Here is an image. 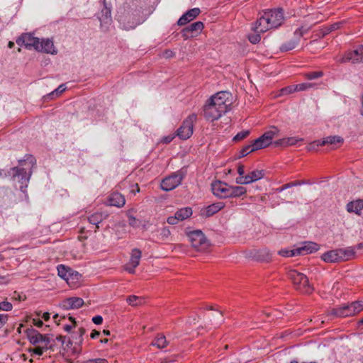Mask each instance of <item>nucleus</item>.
Returning <instances> with one entry per match:
<instances>
[{"mask_svg": "<svg viewBox=\"0 0 363 363\" xmlns=\"http://www.w3.org/2000/svg\"><path fill=\"white\" fill-rule=\"evenodd\" d=\"M279 132V129L273 126L271 130L265 132L259 138L253 140L252 144L255 149L258 150L269 146L272 143L273 138L278 135Z\"/></svg>", "mask_w": 363, "mask_h": 363, "instance_id": "9", "label": "nucleus"}, {"mask_svg": "<svg viewBox=\"0 0 363 363\" xmlns=\"http://www.w3.org/2000/svg\"><path fill=\"white\" fill-rule=\"evenodd\" d=\"M40 43V39L33 36L30 33L22 34L16 40V43L20 46H25L27 49H32L36 50Z\"/></svg>", "mask_w": 363, "mask_h": 363, "instance_id": "13", "label": "nucleus"}, {"mask_svg": "<svg viewBox=\"0 0 363 363\" xmlns=\"http://www.w3.org/2000/svg\"><path fill=\"white\" fill-rule=\"evenodd\" d=\"M347 211L360 216L363 211V200L351 201L347 204Z\"/></svg>", "mask_w": 363, "mask_h": 363, "instance_id": "28", "label": "nucleus"}, {"mask_svg": "<svg viewBox=\"0 0 363 363\" xmlns=\"http://www.w3.org/2000/svg\"><path fill=\"white\" fill-rule=\"evenodd\" d=\"M362 52L359 51V46L354 50L347 51L345 55L340 58L337 61L340 63L352 62L353 64L361 63L359 54Z\"/></svg>", "mask_w": 363, "mask_h": 363, "instance_id": "19", "label": "nucleus"}, {"mask_svg": "<svg viewBox=\"0 0 363 363\" xmlns=\"http://www.w3.org/2000/svg\"><path fill=\"white\" fill-rule=\"evenodd\" d=\"M36 51L51 55H56L57 53V50L55 48L52 40L50 39H43L41 41L40 40Z\"/></svg>", "mask_w": 363, "mask_h": 363, "instance_id": "21", "label": "nucleus"}, {"mask_svg": "<svg viewBox=\"0 0 363 363\" xmlns=\"http://www.w3.org/2000/svg\"><path fill=\"white\" fill-rule=\"evenodd\" d=\"M92 321L96 325L101 324L103 322V318L101 315H96L93 317Z\"/></svg>", "mask_w": 363, "mask_h": 363, "instance_id": "60", "label": "nucleus"}, {"mask_svg": "<svg viewBox=\"0 0 363 363\" xmlns=\"http://www.w3.org/2000/svg\"><path fill=\"white\" fill-rule=\"evenodd\" d=\"M343 143V138L340 136L334 135V136H328L325 138H323L322 140L314 141L311 144V146L316 144L317 146H323L325 145H331L333 148L337 147L338 144H342Z\"/></svg>", "mask_w": 363, "mask_h": 363, "instance_id": "22", "label": "nucleus"}, {"mask_svg": "<svg viewBox=\"0 0 363 363\" xmlns=\"http://www.w3.org/2000/svg\"><path fill=\"white\" fill-rule=\"evenodd\" d=\"M212 101L216 102L220 108L224 109L226 113L230 110L233 104V96L231 93L226 91H219L210 97Z\"/></svg>", "mask_w": 363, "mask_h": 363, "instance_id": "11", "label": "nucleus"}, {"mask_svg": "<svg viewBox=\"0 0 363 363\" xmlns=\"http://www.w3.org/2000/svg\"><path fill=\"white\" fill-rule=\"evenodd\" d=\"M238 173L239 174L238 177H245V170H244V166L242 164H240L238 167Z\"/></svg>", "mask_w": 363, "mask_h": 363, "instance_id": "61", "label": "nucleus"}, {"mask_svg": "<svg viewBox=\"0 0 363 363\" xmlns=\"http://www.w3.org/2000/svg\"><path fill=\"white\" fill-rule=\"evenodd\" d=\"M261 253L263 254L262 257L259 258L262 261L268 262L271 259L270 254L267 250H264L261 252Z\"/></svg>", "mask_w": 363, "mask_h": 363, "instance_id": "54", "label": "nucleus"}, {"mask_svg": "<svg viewBox=\"0 0 363 363\" xmlns=\"http://www.w3.org/2000/svg\"><path fill=\"white\" fill-rule=\"evenodd\" d=\"M359 51L362 52L359 54V58L361 60V62L363 63V45H359Z\"/></svg>", "mask_w": 363, "mask_h": 363, "instance_id": "64", "label": "nucleus"}, {"mask_svg": "<svg viewBox=\"0 0 363 363\" xmlns=\"http://www.w3.org/2000/svg\"><path fill=\"white\" fill-rule=\"evenodd\" d=\"M119 21L121 22V24H123V28L127 30H130V29H134L137 26V25L139 24V23H133L131 25H130V24L126 25L123 22V19L122 18V17H120Z\"/></svg>", "mask_w": 363, "mask_h": 363, "instance_id": "51", "label": "nucleus"}, {"mask_svg": "<svg viewBox=\"0 0 363 363\" xmlns=\"http://www.w3.org/2000/svg\"><path fill=\"white\" fill-rule=\"evenodd\" d=\"M203 28V23L201 21H196L183 28L182 34L184 39H188L199 34Z\"/></svg>", "mask_w": 363, "mask_h": 363, "instance_id": "16", "label": "nucleus"}, {"mask_svg": "<svg viewBox=\"0 0 363 363\" xmlns=\"http://www.w3.org/2000/svg\"><path fill=\"white\" fill-rule=\"evenodd\" d=\"M128 223L130 226H132L133 228H137V227L140 226V223H141L140 220H139L138 219H137L136 218H135L134 216H130V215H128Z\"/></svg>", "mask_w": 363, "mask_h": 363, "instance_id": "48", "label": "nucleus"}, {"mask_svg": "<svg viewBox=\"0 0 363 363\" xmlns=\"http://www.w3.org/2000/svg\"><path fill=\"white\" fill-rule=\"evenodd\" d=\"M279 255L284 257H292L298 255L297 248L293 250L282 249L279 251Z\"/></svg>", "mask_w": 363, "mask_h": 363, "instance_id": "38", "label": "nucleus"}, {"mask_svg": "<svg viewBox=\"0 0 363 363\" xmlns=\"http://www.w3.org/2000/svg\"><path fill=\"white\" fill-rule=\"evenodd\" d=\"M143 299L140 297L136 296H130L127 298V302L129 305L136 306L142 303Z\"/></svg>", "mask_w": 363, "mask_h": 363, "instance_id": "41", "label": "nucleus"}, {"mask_svg": "<svg viewBox=\"0 0 363 363\" xmlns=\"http://www.w3.org/2000/svg\"><path fill=\"white\" fill-rule=\"evenodd\" d=\"M322 259L325 262H340L337 249L328 251L322 255Z\"/></svg>", "mask_w": 363, "mask_h": 363, "instance_id": "30", "label": "nucleus"}, {"mask_svg": "<svg viewBox=\"0 0 363 363\" xmlns=\"http://www.w3.org/2000/svg\"><path fill=\"white\" fill-rule=\"evenodd\" d=\"M81 363H108V361L104 358H96L83 361Z\"/></svg>", "mask_w": 363, "mask_h": 363, "instance_id": "52", "label": "nucleus"}, {"mask_svg": "<svg viewBox=\"0 0 363 363\" xmlns=\"http://www.w3.org/2000/svg\"><path fill=\"white\" fill-rule=\"evenodd\" d=\"M250 130H242L238 133H237L234 138H233V140L234 141H239V140H241L245 138H247L249 135H250Z\"/></svg>", "mask_w": 363, "mask_h": 363, "instance_id": "46", "label": "nucleus"}, {"mask_svg": "<svg viewBox=\"0 0 363 363\" xmlns=\"http://www.w3.org/2000/svg\"><path fill=\"white\" fill-rule=\"evenodd\" d=\"M200 13L201 11L199 8H194L187 11L179 18L177 21V25L182 26L187 24L196 18Z\"/></svg>", "mask_w": 363, "mask_h": 363, "instance_id": "20", "label": "nucleus"}, {"mask_svg": "<svg viewBox=\"0 0 363 363\" xmlns=\"http://www.w3.org/2000/svg\"><path fill=\"white\" fill-rule=\"evenodd\" d=\"M295 88H296V85H291V86H288L284 88H282L280 90V91H281L280 94L285 95V94H289L293 92L297 91V89H295Z\"/></svg>", "mask_w": 363, "mask_h": 363, "instance_id": "47", "label": "nucleus"}, {"mask_svg": "<svg viewBox=\"0 0 363 363\" xmlns=\"http://www.w3.org/2000/svg\"><path fill=\"white\" fill-rule=\"evenodd\" d=\"M256 151L255 149V147L253 146V144H250L248 145H246L240 150V157H245L249 153Z\"/></svg>", "mask_w": 363, "mask_h": 363, "instance_id": "43", "label": "nucleus"}, {"mask_svg": "<svg viewBox=\"0 0 363 363\" xmlns=\"http://www.w3.org/2000/svg\"><path fill=\"white\" fill-rule=\"evenodd\" d=\"M188 238L191 245L197 251H203L208 247V242L201 230H197L190 232Z\"/></svg>", "mask_w": 363, "mask_h": 363, "instance_id": "10", "label": "nucleus"}, {"mask_svg": "<svg viewBox=\"0 0 363 363\" xmlns=\"http://www.w3.org/2000/svg\"><path fill=\"white\" fill-rule=\"evenodd\" d=\"M125 203L124 196L118 192L112 193L108 197V204L110 206L122 207Z\"/></svg>", "mask_w": 363, "mask_h": 363, "instance_id": "26", "label": "nucleus"}, {"mask_svg": "<svg viewBox=\"0 0 363 363\" xmlns=\"http://www.w3.org/2000/svg\"><path fill=\"white\" fill-rule=\"evenodd\" d=\"M167 221L170 225H175V224H177L179 221V220L178 219V218L176 216V214H174V216L168 217Z\"/></svg>", "mask_w": 363, "mask_h": 363, "instance_id": "55", "label": "nucleus"}, {"mask_svg": "<svg viewBox=\"0 0 363 363\" xmlns=\"http://www.w3.org/2000/svg\"><path fill=\"white\" fill-rule=\"evenodd\" d=\"M314 85L315 84L313 83H308V82L301 83V84H296L295 89H297V91H306L307 89H309L313 87Z\"/></svg>", "mask_w": 363, "mask_h": 363, "instance_id": "44", "label": "nucleus"}, {"mask_svg": "<svg viewBox=\"0 0 363 363\" xmlns=\"http://www.w3.org/2000/svg\"><path fill=\"white\" fill-rule=\"evenodd\" d=\"M107 215H104L102 213H95L91 214L88 217V220L91 224L95 225L96 228H99V224L101 223L105 218H106Z\"/></svg>", "mask_w": 363, "mask_h": 363, "instance_id": "31", "label": "nucleus"}, {"mask_svg": "<svg viewBox=\"0 0 363 363\" xmlns=\"http://www.w3.org/2000/svg\"><path fill=\"white\" fill-rule=\"evenodd\" d=\"M168 345V342L164 335H158L152 342L151 345L156 346L159 349L164 348Z\"/></svg>", "mask_w": 363, "mask_h": 363, "instance_id": "34", "label": "nucleus"}, {"mask_svg": "<svg viewBox=\"0 0 363 363\" xmlns=\"http://www.w3.org/2000/svg\"><path fill=\"white\" fill-rule=\"evenodd\" d=\"M25 333L29 342L37 347H42L43 349L54 350L53 345L49 335H43L32 327L26 329Z\"/></svg>", "mask_w": 363, "mask_h": 363, "instance_id": "3", "label": "nucleus"}, {"mask_svg": "<svg viewBox=\"0 0 363 363\" xmlns=\"http://www.w3.org/2000/svg\"><path fill=\"white\" fill-rule=\"evenodd\" d=\"M230 187L227 183L220 180L213 182L211 184V190L214 196L219 199L229 198Z\"/></svg>", "mask_w": 363, "mask_h": 363, "instance_id": "12", "label": "nucleus"}, {"mask_svg": "<svg viewBox=\"0 0 363 363\" xmlns=\"http://www.w3.org/2000/svg\"><path fill=\"white\" fill-rule=\"evenodd\" d=\"M323 75V72H312L305 74V77L308 80H312L321 77Z\"/></svg>", "mask_w": 363, "mask_h": 363, "instance_id": "45", "label": "nucleus"}, {"mask_svg": "<svg viewBox=\"0 0 363 363\" xmlns=\"http://www.w3.org/2000/svg\"><path fill=\"white\" fill-rule=\"evenodd\" d=\"M306 184V182L305 181H303V180L294 181V182H292L287 183V184L283 185L282 186H281L279 188H277L276 189V191L277 192H281L284 190L287 189L289 188H291V187H293V186H300V185H302V184Z\"/></svg>", "mask_w": 363, "mask_h": 363, "instance_id": "37", "label": "nucleus"}, {"mask_svg": "<svg viewBox=\"0 0 363 363\" xmlns=\"http://www.w3.org/2000/svg\"><path fill=\"white\" fill-rule=\"evenodd\" d=\"M264 173L263 170H254L248 174L242 177H237L235 182L238 184H248L263 178Z\"/></svg>", "mask_w": 363, "mask_h": 363, "instance_id": "15", "label": "nucleus"}, {"mask_svg": "<svg viewBox=\"0 0 363 363\" xmlns=\"http://www.w3.org/2000/svg\"><path fill=\"white\" fill-rule=\"evenodd\" d=\"M8 319V315L6 314H0V328H1L6 323Z\"/></svg>", "mask_w": 363, "mask_h": 363, "instance_id": "57", "label": "nucleus"}, {"mask_svg": "<svg viewBox=\"0 0 363 363\" xmlns=\"http://www.w3.org/2000/svg\"><path fill=\"white\" fill-rule=\"evenodd\" d=\"M142 252L138 248L132 250L130 259V264L133 267H138L140 264Z\"/></svg>", "mask_w": 363, "mask_h": 363, "instance_id": "33", "label": "nucleus"}, {"mask_svg": "<svg viewBox=\"0 0 363 363\" xmlns=\"http://www.w3.org/2000/svg\"><path fill=\"white\" fill-rule=\"evenodd\" d=\"M136 267H137L131 266V264H130V263L128 262V263L125 266V271L128 272L130 274H134V273L135 272V269Z\"/></svg>", "mask_w": 363, "mask_h": 363, "instance_id": "58", "label": "nucleus"}, {"mask_svg": "<svg viewBox=\"0 0 363 363\" xmlns=\"http://www.w3.org/2000/svg\"><path fill=\"white\" fill-rule=\"evenodd\" d=\"M363 310V301H357L350 304H344L340 307L333 308L330 315L337 317H347L354 315Z\"/></svg>", "mask_w": 363, "mask_h": 363, "instance_id": "5", "label": "nucleus"}, {"mask_svg": "<svg viewBox=\"0 0 363 363\" xmlns=\"http://www.w3.org/2000/svg\"><path fill=\"white\" fill-rule=\"evenodd\" d=\"M9 283V280L6 277L0 276V284H6Z\"/></svg>", "mask_w": 363, "mask_h": 363, "instance_id": "63", "label": "nucleus"}, {"mask_svg": "<svg viewBox=\"0 0 363 363\" xmlns=\"http://www.w3.org/2000/svg\"><path fill=\"white\" fill-rule=\"evenodd\" d=\"M303 33L301 28H298L294 32L295 38L283 43L280 47L281 52H288L294 49L299 42V38L303 35Z\"/></svg>", "mask_w": 363, "mask_h": 363, "instance_id": "18", "label": "nucleus"}, {"mask_svg": "<svg viewBox=\"0 0 363 363\" xmlns=\"http://www.w3.org/2000/svg\"><path fill=\"white\" fill-rule=\"evenodd\" d=\"M296 248L298 255H308L316 252L319 249L318 244L313 242H304Z\"/></svg>", "mask_w": 363, "mask_h": 363, "instance_id": "23", "label": "nucleus"}, {"mask_svg": "<svg viewBox=\"0 0 363 363\" xmlns=\"http://www.w3.org/2000/svg\"><path fill=\"white\" fill-rule=\"evenodd\" d=\"M186 170L182 169L165 177L161 182V189L169 191L177 187L186 177Z\"/></svg>", "mask_w": 363, "mask_h": 363, "instance_id": "6", "label": "nucleus"}, {"mask_svg": "<svg viewBox=\"0 0 363 363\" xmlns=\"http://www.w3.org/2000/svg\"><path fill=\"white\" fill-rule=\"evenodd\" d=\"M30 160L28 162L26 160L20 161L21 165L27 166L26 167H15L11 169L13 172V177H18L21 183L20 189L22 191H24L23 189L26 188L28 183L31 176V169L34 164L33 159L30 157Z\"/></svg>", "mask_w": 363, "mask_h": 363, "instance_id": "4", "label": "nucleus"}, {"mask_svg": "<svg viewBox=\"0 0 363 363\" xmlns=\"http://www.w3.org/2000/svg\"><path fill=\"white\" fill-rule=\"evenodd\" d=\"M302 138H299L297 137H289L286 138L279 139L274 142V145L277 146H289L294 145L298 142L302 141Z\"/></svg>", "mask_w": 363, "mask_h": 363, "instance_id": "29", "label": "nucleus"}, {"mask_svg": "<svg viewBox=\"0 0 363 363\" xmlns=\"http://www.w3.org/2000/svg\"><path fill=\"white\" fill-rule=\"evenodd\" d=\"M197 120V116L195 113L189 115L177 129L176 135L182 140L189 138L193 134L194 124Z\"/></svg>", "mask_w": 363, "mask_h": 363, "instance_id": "7", "label": "nucleus"}, {"mask_svg": "<svg viewBox=\"0 0 363 363\" xmlns=\"http://www.w3.org/2000/svg\"><path fill=\"white\" fill-rule=\"evenodd\" d=\"M203 112L205 118L210 121H216L225 113L224 109L220 108L210 98L203 106Z\"/></svg>", "mask_w": 363, "mask_h": 363, "instance_id": "8", "label": "nucleus"}, {"mask_svg": "<svg viewBox=\"0 0 363 363\" xmlns=\"http://www.w3.org/2000/svg\"><path fill=\"white\" fill-rule=\"evenodd\" d=\"M175 135H169L167 136H165L164 137L162 140H161V142L164 143V144H168L169 143H171L173 139L174 138Z\"/></svg>", "mask_w": 363, "mask_h": 363, "instance_id": "56", "label": "nucleus"}, {"mask_svg": "<svg viewBox=\"0 0 363 363\" xmlns=\"http://www.w3.org/2000/svg\"><path fill=\"white\" fill-rule=\"evenodd\" d=\"M84 305V300L79 297H70L63 300L60 306L65 310L77 309Z\"/></svg>", "mask_w": 363, "mask_h": 363, "instance_id": "17", "label": "nucleus"}, {"mask_svg": "<svg viewBox=\"0 0 363 363\" xmlns=\"http://www.w3.org/2000/svg\"><path fill=\"white\" fill-rule=\"evenodd\" d=\"M283 21L284 11L282 9L267 11L257 19L252 29L256 32H266L269 29L279 27Z\"/></svg>", "mask_w": 363, "mask_h": 363, "instance_id": "1", "label": "nucleus"}, {"mask_svg": "<svg viewBox=\"0 0 363 363\" xmlns=\"http://www.w3.org/2000/svg\"><path fill=\"white\" fill-rule=\"evenodd\" d=\"M340 262L348 261L355 257V251L354 247H347L346 248L337 249Z\"/></svg>", "mask_w": 363, "mask_h": 363, "instance_id": "25", "label": "nucleus"}, {"mask_svg": "<svg viewBox=\"0 0 363 363\" xmlns=\"http://www.w3.org/2000/svg\"><path fill=\"white\" fill-rule=\"evenodd\" d=\"M58 275L63 279L68 280L71 275V269L65 265L60 264L57 267Z\"/></svg>", "mask_w": 363, "mask_h": 363, "instance_id": "36", "label": "nucleus"}, {"mask_svg": "<svg viewBox=\"0 0 363 363\" xmlns=\"http://www.w3.org/2000/svg\"><path fill=\"white\" fill-rule=\"evenodd\" d=\"M225 204L223 202H217L208 206L202 213L206 217L213 216L215 213L223 209Z\"/></svg>", "mask_w": 363, "mask_h": 363, "instance_id": "27", "label": "nucleus"}, {"mask_svg": "<svg viewBox=\"0 0 363 363\" xmlns=\"http://www.w3.org/2000/svg\"><path fill=\"white\" fill-rule=\"evenodd\" d=\"M56 340L59 342H60L62 345V346H64V345L67 342V341H66L67 340V337L66 336H62V335H58L57 337H56Z\"/></svg>", "mask_w": 363, "mask_h": 363, "instance_id": "62", "label": "nucleus"}, {"mask_svg": "<svg viewBox=\"0 0 363 363\" xmlns=\"http://www.w3.org/2000/svg\"><path fill=\"white\" fill-rule=\"evenodd\" d=\"M85 333V330L83 328H80L78 331L74 332L72 334V339L69 338L67 342V347H69L74 344L75 346L72 348V352L74 354H79L80 352L79 346L83 342V335Z\"/></svg>", "mask_w": 363, "mask_h": 363, "instance_id": "14", "label": "nucleus"}, {"mask_svg": "<svg viewBox=\"0 0 363 363\" xmlns=\"http://www.w3.org/2000/svg\"><path fill=\"white\" fill-rule=\"evenodd\" d=\"M65 90H66V86H65V84H62L60 85L53 91H52L50 94H49V96H50L51 99H53L54 97L57 96L60 94H61Z\"/></svg>", "mask_w": 363, "mask_h": 363, "instance_id": "42", "label": "nucleus"}, {"mask_svg": "<svg viewBox=\"0 0 363 363\" xmlns=\"http://www.w3.org/2000/svg\"><path fill=\"white\" fill-rule=\"evenodd\" d=\"M287 276L296 290L303 294H311L313 291V288L309 284L308 278L304 274L296 269H290L287 272Z\"/></svg>", "mask_w": 363, "mask_h": 363, "instance_id": "2", "label": "nucleus"}, {"mask_svg": "<svg viewBox=\"0 0 363 363\" xmlns=\"http://www.w3.org/2000/svg\"><path fill=\"white\" fill-rule=\"evenodd\" d=\"M175 214L179 220H184L192 215V210L190 207H185L178 210Z\"/></svg>", "mask_w": 363, "mask_h": 363, "instance_id": "35", "label": "nucleus"}, {"mask_svg": "<svg viewBox=\"0 0 363 363\" xmlns=\"http://www.w3.org/2000/svg\"><path fill=\"white\" fill-rule=\"evenodd\" d=\"M342 24V22H337V23H335L325 28L323 30V36L326 35L327 34L330 33V32H332L333 30L339 29Z\"/></svg>", "mask_w": 363, "mask_h": 363, "instance_id": "39", "label": "nucleus"}, {"mask_svg": "<svg viewBox=\"0 0 363 363\" xmlns=\"http://www.w3.org/2000/svg\"><path fill=\"white\" fill-rule=\"evenodd\" d=\"M12 304L8 301H2L0 303V311H10L12 310Z\"/></svg>", "mask_w": 363, "mask_h": 363, "instance_id": "50", "label": "nucleus"}, {"mask_svg": "<svg viewBox=\"0 0 363 363\" xmlns=\"http://www.w3.org/2000/svg\"><path fill=\"white\" fill-rule=\"evenodd\" d=\"M32 324L38 328H41L43 325V321L39 318H33Z\"/></svg>", "mask_w": 363, "mask_h": 363, "instance_id": "59", "label": "nucleus"}, {"mask_svg": "<svg viewBox=\"0 0 363 363\" xmlns=\"http://www.w3.org/2000/svg\"><path fill=\"white\" fill-rule=\"evenodd\" d=\"M253 30L255 32V33L249 35L248 39L250 41V43H252L253 44H256V43H259L261 40L260 35L259 34L261 32H256L254 29H253Z\"/></svg>", "mask_w": 363, "mask_h": 363, "instance_id": "49", "label": "nucleus"}, {"mask_svg": "<svg viewBox=\"0 0 363 363\" xmlns=\"http://www.w3.org/2000/svg\"><path fill=\"white\" fill-rule=\"evenodd\" d=\"M158 236L162 240H166L170 236L171 232L168 227H163L158 230Z\"/></svg>", "mask_w": 363, "mask_h": 363, "instance_id": "40", "label": "nucleus"}, {"mask_svg": "<svg viewBox=\"0 0 363 363\" xmlns=\"http://www.w3.org/2000/svg\"><path fill=\"white\" fill-rule=\"evenodd\" d=\"M247 192V190L245 187L241 186H230V194L229 198L233 197H240L242 195H245Z\"/></svg>", "mask_w": 363, "mask_h": 363, "instance_id": "32", "label": "nucleus"}, {"mask_svg": "<svg viewBox=\"0 0 363 363\" xmlns=\"http://www.w3.org/2000/svg\"><path fill=\"white\" fill-rule=\"evenodd\" d=\"M48 349H43L42 347H36L32 350H30V352H33V354L41 356L45 351H47Z\"/></svg>", "mask_w": 363, "mask_h": 363, "instance_id": "53", "label": "nucleus"}, {"mask_svg": "<svg viewBox=\"0 0 363 363\" xmlns=\"http://www.w3.org/2000/svg\"><path fill=\"white\" fill-rule=\"evenodd\" d=\"M103 1V9L101 11V16L99 19L101 24L103 23L108 24L111 22V8L107 6L106 0H101Z\"/></svg>", "mask_w": 363, "mask_h": 363, "instance_id": "24", "label": "nucleus"}]
</instances>
